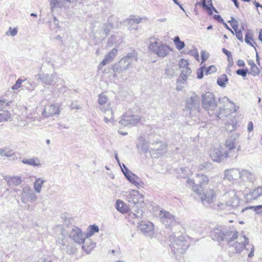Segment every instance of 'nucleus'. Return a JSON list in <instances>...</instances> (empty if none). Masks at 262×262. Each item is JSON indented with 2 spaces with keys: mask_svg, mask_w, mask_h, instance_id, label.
Wrapping results in <instances>:
<instances>
[{
  "mask_svg": "<svg viewBox=\"0 0 262 262\" xmlns=\"http://www.w3.org/2000/svg\"><path fill=\"white\" fill-rule=\"evenodd\" d=\"M239 142V135L233 134L229 136L226 140L225 146L226 150L230 154L233 155V158L235 159L237 157V151L239 150V146L237 149L236 147Z\"/></svg>",
  "mask_w": 262,
  "mask_h": 262,
  "instance_id": "nucleus-7",
  "label": "nucleus"
},
{
  "mask_svg": "<svg viewBox=\"0 0 262 262\" xmlns=\"http://www.w3.org/2000/svg\"><path fill=\"white\" fill-rule=\"evenodd\" d=\"M19 197L21 203L27 205V209L29 210L31 205L36 201L37 195L34 191L29 186H25L22 188Z\"/></svg>",
  "mask_w": 262,
  "mask_h": 262,
  "instance_id": "nucleus-4",
  "label": "nucleus"
},
{
  "mask_svg": "<svg viewBox=\"0 0 262 262\" xmlns=\"http://www.w3.org/2000/svg\"><path fill=\"white\" fill-rule=\"evenodd\" d=\"M161 221L166 227H169L175 224L174 216L169 212L161 210L159 214Z\"/></svg>",
  "mask_w": 262,
  "mask_h": 262,
  "instance_id": "nucleus-17",
  "label": "nucleus"
},
{
  "mask_svg": "<svg viewBox=\"0 0 262 262\" xmlns=\"http://www.w3.org/2000/svg\"><path fill=\"white\" fill-rule=\"evenodd\" d=\"M9 33H10V35H11L12 36H14L17 33V29L16 28L12 29L11 27H10L9 28V32H6V35L7 36H9Z\"/></svg>",
  "mask_w": 262,
  "mask_h": 262,
  "instance_id": "nucleus-56",
  "label": "nucleus"
},
{
  "mask_svg": "<svg viewBox=\"0 0 262 262\" xmlns=\"http://www.w3.org/2000/svg\"><path fill=\"white\" fill-rule=\"evenodd\" d=\"M241 172L240 179L242 181L253 183L255 180V175L252 171L243 168L241 169Z\"/></svg>",
  "mask_w": 262,
  "mask_h": 262,
  "instance_id": "nucleus-23",
  "label": "nucleus"
},
{
  "mask_svg": "<svg viewBox=\"0 0 262 262\" xmlns=\"http://www.w3.org/2000/svg\"><path fill=\"white\" fill-rule=\"evenodd\" d=\"M249 209L253 210L255 212L256 214H260L261 213H262V205H259L257 206H251L242 208L241 210V212L243 213Z\"/></svg>",
  "mask_w": 262,
  "mask_h": 262,
  "instance_id": "nucleus-34",
  "label": "nucleus"
},
{
  "mask_svg": "<svg viewBox=\"0 0 262 262\" xmlns=\"http://www.w3.org/2000/svg\"><path fill=\"white\" fill-rule=\"evenodd\" d=\"M117 53V50L116 49H112L108 54H107L105 58H107V60L109 62H111L113 59L116 56Z\"/></svg>",
  "mask_w": 262,
  "mask_h": 262,
  "instance_id": "nucleus-43",
  "label": "nucleus"
},
{
  "mask_svg": "<svg viewBox=\"0 0 262 262\" xmlns=\"http://www.w3.org/2000/svg\"><path fill=\"white\" fill-rule=\"evenodd\" d=\"M11 152L12 151L7 148L0 149L1 156L10 157L12 155Z\"/></svg>",
  "mask_w": 262,
  "mask_h": 262,
  "instance_id": "nucleus-46",
  "label": "nucleus"
},
{
  "mask_svg": "<svg viewBox=\"0 0 262 262\" xmlns=\"http://www.w3.org/2000/svg\"><path fill=\"white\" fill-rule=\"evenodd\" d=\"M213 18L215 20L217 21L220 23H223L224 22V19L222 18V17L220 15H214L213 16Z\"/></svg>",
  "mask_w": 262,
  "mask_h": 262,
  "instance_id": "nucleus-64",
  "label": "nucleus"
},
{
  "mask_svg": "<svg viewBox=\"0 0 262 262\" xmlns=\"http://www.w3.org/2000/svg\"><path fill=\"white\" fill-rule=\"evenodd\" d=\"M241 170L237 168H231L226 169L224 171V179L228 180L229 182L237 180L241 178Z\"/></svg>",
  "mask_w": 262,
  "mask_h": 262,
  "instance_id": "nucleus-16",
  "label": "nucleus"
},
{
  "mask_svg": "<svg viewBox=\"0 0 262 262\" xmlns=\"http://www.w3.org/2000/svg\"><path fill=\"white\" fill-rule=\"evenodd\" d=\"M126 201L128 202L132 207L136 204L143 202V196L137 190H132L126 195Z\"/></svg>",
  "mask_w": 262,
  "mask_h": 262,
  "instance_id": "nucleus-18",
  "label": "nucleus"
},
{
  "mask_svg": "<svg viewBox=\"0 0 262 262\" xmlns=\"http://www.w3.org/2000/svg\"><path fill=\"white\" fill-rule=\"evenodd\" d=\"M71 3V0H51V10L52 11L56 8L67 10L70 8Z\"/></svg>",
  "mask_w": 262,
  "mask_h": 262,
  "instance_id": "nucleus-19",
  "label": "nucleus"
},
{
  "mask_svg": "<svg viewBox=\"0 0 262 262\" xmlns=\"http://www.w3.org/2000/svg\"><path fill=\"white\" fill-rule=\"evenodd\" d=\"M228 81V78L226 75L223 74L217 79V84L222 88L226 86V83Z\"/></svg>",
  "mask_w": 262,
  "mask_h": 262,
  "instance_id": "nucleus-37",
  "label": "nucleus"
},
{
  "mask_svg": "<svg viewBox=\"0 0 262 262\" xmlns=\"http://www.w3.org/2000/svg\"><path fill=\"white\" fill-rule=\"evenodd\" d=\"M116 208L117 210L123 213H126L128 210V207L125 204V203L119 200L116 201Z\"/></svg>",
  "mask_w": 262,
  "mask_h": 262,
  "instance_id": "nucleus-33",
  "label": "nucleus"
},
{
  "mask_svg": "<svg viewBox=\"0 0 262 262\" xmlns=\"http://www.w3.org/2000/svg\"><path fill=\"white\" fill-rule=\"evenodd\" d=\"M260 73V70L258 67L255 65L253 67H251L250 71L249 72V74L252 75L254 76L258 75Z\"/></svg>",
  "mask_w": 262,
  "mask_h": 262,
  "instance_id": "nucleus-45",
  "label": "nucleus"
},
{
  "mask_svg": "<svg viewBox=\"0 0 262 262\" xmlns=\"http://www.w3.org/2000/svg\"><path fill=\"white\" fill-rule=\"evenodd\" d=\"M228 23L230 24L231 26L233 29L234 31H236V30L238 29V23L237 20L233 17H231V20H228Z\"/></svg>",
  "mask_w": 262,
  "mask_h": 262,
  "instance_id": "nucleus-44",
  "label": "nucleus"
},
{
  "mask_svg": "<svg viewBox=\"0 0 262 262\" xmlns=\"http://www.w3.org/2000/svg\"><path fill=\"white\" fill-rule=\"evenodd\" d=\"M239 241L240 242H236L233 246L235 253H240L244 250V254H247L248 248H247L246 246L249 244L248 238L245 235H244L242 237H239Z\"/></svg>",
  "mask_w": 262,
  "mask_h": 262,
  "instance_id": "nucleus-14",
  "label": "nucleus"
},
{
  "mask_svg": "<svg viewBox=\"0 0 262 262\" xmlns=\"http://www.w3.org/2000/svg\"><path fill=\"white\" fill-rule=\"evenodd\" d=\"M235 32V35L236 38L241 41L243 42V33L241 30H236Z\"/></svg>",
  "mask_w": 262,
  "mask_h": 262,
  "instance_id": "nucleus-58",
  "label": "nucleus"
},
{
  "mask_svg": "<svg viewBox=\"0 0 262 262\" xmlns=\"http://www.w3.org/2000/svg\"><path fill=\"white\" fill-rule=\"evenodd\" d=\"M211 3H212L211 0H202L201 5L203 9L209 10V6L207 3L209 5Z\"/></svg>",
  "mask_w": 262,
  "mask_h": 262,
  "instance_id": "nucleus-57",
  "label": "nucleus"
},
{
  "mask_svg": "<svg viewBox=\"0 0 262 262\" xmlns=\"http://www.w3.org/2000/svg\"><path fill=\"white\" fill-rule=\"evenodd\" d=\"M236 73L238 75L245 77L247 76L248 73H249V71L247 69H239L236 71Z\"/></svg>",
  "mask_w": 262,
  "mask_h": 262,
  "instance_id": "nucleus-48",
  "label": "nucleus"
},
{
  "mask_svg": "<svg viewBox=\"0 0 262 262\" xmlns=\"http://www.w3.org/2000/svg\"><path fill=\"white\" fill-rule=\"evenodd\" d=\"M175 46L176 48L180 50L183 49L185 47V43L184 41H181L180 39V37L178 36H177L174 37L173 39Z\"/></svg>",
  "mask_w": 262,
  "mask_h": 262,
  "instance_id": "nucleus-41",
  "label": "nucleus"
},
{
  "mask_svg": "<svg viewBox=\"0 0 262 262\" xmlns=\"http://www.w3.org/2000/svg\"><path fill=\"white\" fill-rule=\"evenodd\" d=\"M205 70V74L206 75L211 74L216 71V68L214 66H210L208 68H206Z\"/></svg>",
  "mask_w": 262,
  "mask_h": 262,
  "instance_id": "nucleus-53",
  "label": "nucleus"
},
{
  "mask_svg": "<svg viewBox=\"0 0 262 262\" xmlns=\"http://www.w3.org/2000/svg\"><path fill=\"white\" fill-rule=\"evenodd\" d=\"M142 20L140 17L136 18L135 16H130L129 18L127 19L126 21L128 23V29L130 31L136 30L138 29V24Z\"/></svg>",
  "mask_w": 262,
  "mask_h": 262,
  "instance_id": "nucleus-27",
  "label": "nucleus"
},
{
  "mask_svg": "<svg viewBox=\"0 0 262 262\" xmlns=\"http://www.w3.org/2000/svg\"><path fill=\"white\" fill-rule=\"evenodd\" d=\"M22 86L25 88V89H27L28 91H32L34 89L35 87V83H32L30 82H27L25 83Z\"/></svg>",
  "mask_w": 262,
  "mask_h": 262,
  "instance_id": "nucleus-47",
  "label": "nucleus"
},
{
  "mask_svg": "<svg viewBox=\"0 0 262 262\" xmlns=\"http://www.w3.org/2000/svg\"><path fill=\"white\" fill-rule=\"evenodd\" d=\"M169 240L170 242L169 246L175 255V258L177 259L178 257L186 252L190 246L189 241L186 239L185 236L182 235L178 236L170 235Z\"/></svg>",
  "mask_w": 262,
  "mask_h": 262,
  "instance_id": "nucleus-2",
  "label": "nucleus"
},
{
  "mask_svg": "<svg viewBox=\"0 0 262 262\" xmlns=\"http://www.w3.org/2000/svg\"><path fill=\"white\" fill-rule=\"evenodd\" d=\"M198 184H195L194 180L188 179L187 182L190 184L192 190L198 194L201 195L203 191V186L207 184L208 182V177L204 174H198L196 176Z\"/></svg>",
  "mask_w": 262,
  "mask_h": 262,
  "instance_id": "nucleus-9",
  "label": "nucleus"
},
{
  "mask_svg": "<svg viewBox=\"0 0 262 262\" xmlns=\"http://www.w3.org/2000/svg\"><path fill=\"white\" fill-rule=\"evenodd\" d=\"M122 165L123 166L124 169L121 166L120 167L121 168L122 171L124 176L125 173H127H127H131L132 175L133 174V173L130 172V171L127 168V167L124 164H122Z\"/></svg>",
  "mask_w": 262,
  "mask_h": 262,
  "instance_id": "nucleus-61",
  "label": "nucleus"
},
{
  "mask_svg": "<svg viewBox=\"0 0 262 262\" xmlns=\"http://www.w3.org/2000/svg\"><path fill=\"white\" fill-rule=\"evenodd\" d=\"M211 167V163L210 162H205L201 164L199 166V169L203 170L205 169H209Z\"/></svg>",
  "mask_w": 262,
  "mask_h": 262,
  "instance_id": "nucleus-55",
  "label": "nucleus"
},
{
  "mask_svg": "<svg viewBox=\"0 0 262 262\" xmlns=\"http://www.w3.org/2000/svg\"><path fill=\"white\" fill-rule=\"evenodd\" d=\"M9 103V101H7L4 97H2L0 98V109H3L5 106H7Z\"/></svg>",
  "mask_w": 262,
  "mask_h": 262,
  "instance_id": "nucleus-54",
  "label": "nucleus"
},
{
  "mask_svg": "<svg viewBox=\"0 0 262 262\" xmlns=\"http://www.w3.org/2000/svg\"><path fill=\"white\" fill-rule=\"evenodd\" d=\"M60 113V109L58 106L52 104L45 106L42 115L44 117L47 118L50 116H53Z\"/></svg>",
  "mask_w": 262,
  "mask_h": 262,
  "instance_id": "nucleus-22",
  "label": "nucleus"
},
{
  "mask_svg": "<svg viewBox=\"0 0 262 262\" xmlns=\"http://www.w3.org/2000/svg\"><path fill=\"white\" fill-rule=\"evenodd\" d=\"M107 97L103 95V94H101L99 95L98 96V103L100 104V106L99 108L105 113H106V112L108 113H110L112 116L113 115V112L112 109L110 108V106L108 105H107V108H106L103 106V105L105 104L107 101ZM113 116L111 117V118H112Z\"/></svg>",
  "mask_w": 262,
  "mask_h": 262,
  "instance_id": "nucleus-25",
  "label": "nucleus"
},
{
  "mask_svg": "<svg viewBox=\"0 0 262 262\" xmlns=\"http://www.w3.org/2000/svg\"><path fill=\"white\" fill-rule=\"evenodd\" d=\"M188 61L184 59H181L179 62V66L181 69L188 68Z\"/></svg>",
  "mask_w": 262,
  "mask_h": 262,
  "instance_id": "nucleus-52",
  "label": "nucleus"
},
{
  "mask_svg": "<svg viewBox=\"0 0 262 262\" xmlns=\"http://www.w3.org/2000/svg\"><path fill=\"white\" fill-rule=\"evenodd\" d=\"M191 72V70L189 67L181 69V73L179 78L177 80V82H181V81H186L187 76H189Z\"/></svg>",
  "mask_w": 262,
  "mask_h": 262,
  "instance_id": "nucleus-32",
  "label": "nucleus"
},
{
  "mask_svg": "<svg viewBox=\"0 0 262 262\" xmlns=\"http://www.w3.org/2000/svg\"><path fill=\"white\" fill-rule=\"evenodd\" d=\"M251 40H253V34L250 30H248L245 35V41L248 45H249L251 47H254Z\"/></svg>",
  "mask_w": 262,
  "mask_h": 262,
  "instance_id": "nucleus-42",
  "label": "nucleus"
},
{
  "mask_svg": "<svg viewBox=\"0 0 262 262\" xmlns=\"http://www.w3.org/2000/svg\"><path fill=\"white\" fill-rule=\"evenodd\" d=\"M166 148V145L162 141H157L151 144L149 152L153 155L154 151H157L158 154L161 155L163 151Z\"/></svg>",
  "mask_w": 262,
  "mask_h": 262,
  "instance_id": "nucleus-26",
  "label": "nucleus"
},
{
  "mask_svg": "<svg viewBox=\"0 0 262 262\" xmlns=\"http://www.w3.org/2000/svg\"><path fill=\"white\" fill-rule=\"evenodd\" d=\"M200 107V98L195 93L187 99L186 101V110L189 112V114H193L196 115L199 113Z\"/></svg>",
  "mask_w": 262,
  "mask_h": 262,
  "instance_id": "nucleus-8",
  "label": "nucleus"
},
{
  "mask_svg": "<svg viewBox=\"0 0 262 262\" xmlns=\"http://www.w3.org/2000/svg\"><path fill=\"white\" fill-rule=\"evenodd\" d=\"M220 110L217 111L216 113H214L215 116H216L219 119H221L223 116H226L228 113H226V111L225 107H224L223 105H220L219 106Z\"/></svg>",
  "mask_w": 262,
  "mask_h": 262,
  "instance_id": "nucleus-35",
  "label": "nucleus"
},
{
  "mask_svg": "<svg viewBox=\"0 0 262 262\" xmlns=\"http://www.w3.org/2000/svg\"><path fill=\"white\" fill-rule=\"evenodd\" d=\"M138 61V54L135 51L129 53L121 59L119 61L112 66L114 77H117V73H122L129 68H132Z\"/></svg>",
  "mask_w": 262,
  "mask_h": 262,
  "instance_id": "nucleus-3",
  "label": "nucleus"
},
{
  "mask_svg": "<svg viewBox=\"0 0 262 262\" xmlns=\"http://www.w3.org/2000/svg\"><path fill=\"white\" fill-rule=\"evenodd\" d=\"M137 148L141 149L144 153L149 152V143L145 140L143 137L138 138V143L137 144Z\"/></svg>",
  "mask_w": 262,
  "mask_h": 262,
  "instance_id": "nucleus-29",
  "label": "nucleus"
},
{
  "mask_svg": "<svg viewBox=\"0 0 262 262\" xmlns=\"http://www.w3.org/2000/svg\"><path fill=\"white\" fill-rule=\"evenodd\" d=\"M209 6H210V8L209 7V10L206 9L208 11V13L209 15H211L213 14L212 11H213L214 12H215L216 13H218V11L213 6L212 3H211V4H209Z\"/></svg>",
  "mask_w": 262,
  "mask_h": 262,
  "instance_id": "nucleus-59",
  "label": "nucleus"
},
{
  "mask_svg": "<svg viewBox=\"0 0 262 262\" xmlns=\"http://www.w3.org/2000/svg\"><path fill=\"white\" fill-rule=\"evenodd\" d=\"M89 228L90 230L85 235L87 238L91 236L95 233L98 232L99 230L98 226L95 225H90Z\"/></svg>",
  "mask_w": 262,
  "mask_h": 262,
  "instance_id": "nucleus-39",
  "label": "nucleus"
},
{
  "mask_svg": "<svg viewBox=\"0 0 262 262\" xmlns=\"http://www.w3.org/2000/svg\"><path fill=\"white\" fill-rule=\"evenodd\" d=\"M37 76L42 83L48 85H54V83L58 82L59 80L64 82L63 80L57 77L56 73L52 74L46 73L38 74Z\"/></svg>",
  "mask_w": 262,
  "mask_h": 262,
  "instance_id": "nucleus-13",
  "label": "nucleus"
},
{
  "mask_svg": "<svg viewBox=\"0 0 262 262\" xmlns=\"http://www.w3.org/2000/svg\"><path fill=\"white\" fill-rule=\"evenodd\" d=\"M68 233L69 232L67 231L66 229L62 228L61 230L60 234L57 240V242L62 246H66V243L68 242Z\"/></svg>",
  "mask_w": 262,
  "mask_h": 262,
  "instance_id": "nucleus-31",
  "label": "nucleus"
},
{
  "mask_svg": "<svg viewBox=\"0 0 262 262\" xmlns=\"http://www.w3.org/2000/svg\"><path fill=\"white\" fill-rule=\"evenodd\" d=\"M4 180L7 181L8 185L10 187L19 185L23 181L21 178L19 176L6 177L4 178Z\"/></svg>",
  "mask_w": 262,
  "mask_h": 262,
  "instance_id": "nucleus-30",
  "label": "nucleus"
},
{
  "mask_svg": "<svg viewBox=\"0 0 262 262\" xmlns=\"http://www.w3.org/2000/svg\"><path fill=\"white\" fill-rule=\"evenodd\" d=\"M138 228L146 236L151 237L154 235V225L150 222L140 224Z\"/></svg>",
  "mask_w": 262,
  "mask_h": 262,
  "instance_id": "nucleus-21",
  "label": "nucleus"
},
{
  "mask_svg": "<svg viewBox=\"0 0 262 262\" xmlns=\"http://www.w3.org/2000/svg\"><path fill=\"white\" fill-rule=\"evenodd\" d=\"M36 160L37 161L38 163L36 162V160L34 159H23L22 160L21 162L24 163L26 164L29 165L34 166H37L39 165H40V164L39 162V160L38 159H36Z\"/></svg>",
  "mask_w": 262,
  "mask_h": 262,
  "instance_id": "nucleus-40",
  "label": "nucleus"
},
{
  "mask_svg": "<svg viewBox=\"0 0 262 262\" xmlns=\"http://www.w3.org/2000/svg\"><path fill=\"white\" fill-rule=\"evenodd\" d=\"M206 68L205 66H203L199 68L197 71V77L198 79H202L204 76V72H205Z\"/></svg>",
  "mask_w": 262,
  "mask_h": 262,
  "instance_id": "nucleus-50",
  "label": "nucleus"
},
{
  "mask_svg": "<svg viewBox=\"0 0 262 262\" xmlns=\"http://www.w3.org/2000/svg\"><path fill=\"white\" fill-rule=\"evenodd\" d=\"M132 175L134 177L133 184H134L135 186H136L138 187L141 186V183H142V182L140 178L134 173Z\"/></svg>",
  "mask_w": 262,
  "mask_h": 262,
  "instance_id": "nucleus-49",
  "label": "nucleus"
},
{
  "mask_svg": "<svg viewBox=\"0 0 262 262\" xmlns=\"http://www.w3.org/2000/svg\"><path fill=\"white\" fill-rule=\"evenodd\" d=\"M203 194L200 195V198L202 202L204 204H209L212 203L214 201L215 194L213 189H209L206 191L205 192L203 191Z\"/></svg>",
  "mask_w": 262,
  "mask_h": 262,
  "instance_id": "nucleus-24",
  "label": "nucleus"
},
{
  "mask_svg": "<svg viewBox=\"0 0 262 262\" xmlns=\"http://www.w3.org/2000/svg\"><path fill=\"white\" fill-rule=\"evenodd\" d=\"M25 80H23L19 78L17 80L15 83L12 86V89L14 90H16L20 88L21 86V83L23 81Z\"/></svg>",
  "mask_w": 262,
  "mask_h": 262,
  "instance_id": "nucleus-51",
  "label": "nucleus"
},
{
  "mask_svg": "<svg viewBox=\"0 0 262 262\" xmlns=\"http://www.w3.org/2000/svg\"><path fill=\"white\" fill-rule=\"evenodd\" d=\"M11 117V114L8 111L0 110V122L7 121Z\"/></svg>",
  "mask_w": 262,
  "mask_h": 262,
  "instance_id": "nucleus-36",
  "label": "nucleus"
},
{
  "mask_svg": "<svg viewBox=\"0 0 262 262\" xmlns=\"http://www.w3.org/2000/svg\"><path fill=\"white\" fill-rule=\"evenodd\" d=\"M201 58H202V62L205 61L206 60H207L209 58V54L207 53L206 54L204 51H202L201 54Z\"/></svg>",
  "mask_w": 262,
  "mask_h": 262,
  "instance_id": "nucleus-62",
  "label": "nucleus"
},
{
  "mask_svg": "<svg viewBox=\"0 0 262 262\" xmlns=\"http://www.w3.org/2000/svg\"><path fill=\"white\" fill-rule=\"evenodd\" d=\"M212 239L219 242H226L229 244L238 237V232L233 228L219 226L215 228L211 232Z\"/></svg>",
  "mask_w": 262,
  "mask_h": 262,
  "instance_id": "nucleus-1",
  "label": "nucleus"
},
{
  "mask_svg": "<svg viewBox=\"0 0 262 262\" xmlns=\"http://www.w3.org/2000/svg\"><path fill=\"white\" fill-rule=\"evenodd\" d=\"M202 103L203 108L208 111V114L211 116L214 114V111L217 107V102L212 93L208 92L202 96Z\"/></svg>",
  "mask_w": 262,
  "mask_h": 262,
  "instance_id": "nucleus-5",
  "label": "nucleus"
},
{
  "mask_svg": "<svg viewBox=\"0 0 262 262\" xmlns=\"http://www.w3.org/2000/svg\"><path fill=\"white\" fill-rule=\"evenodd\" d=\"M110 63L108 60H107V58H104L103 60L101 62V63L98 66V69H100L102 67L105 66L107 63Z\"/></svg>",
  "mask_w": 262,
  "mask_h": 262,
  "instance_id": "nucleus-63",
  "label": "nucleus"
},
{
  "mask_svg": "<svg viewBox=\"0 0 262 262\" xmlns=\"http://www.w3.org/2000/svg\"><path fill=\"white\" fill-rule=\"evenodd\" d=\"M152 39L153 38H150V41L151 42L148 47L149 50L158 57H164L166 56L169 53V47L157 40L152 41Z\"/></svg>",
  "mask_w": 262,
  "mask_h": 262,
  "instance_id": "nucleus-6",
  "label": "nucleus"
},
{
  "mask_svg": "<svg viewBox=\"0 0 262 262\" xmlns=\"http://www.w3.org/2000/svg\"><path fill=\"white\" fill-rule=\"evenodd\" d=\"M165 74L168 77H172L174 75L173 70L170 69H167L165 70Z\"/></svg>",
  "mask_w": 262,
  "mask_h": 262,
  "instance_id": "nucleus-60",
  "label": "nucleus"
},
{
  "mask_svg": "<svg viewBox=\"0 0 262 262\" xmlns=\"http://www.w3.org/2000/svg\"><path fill=\"white\" fill-rule=\"evenodd\" d=\"M69 237L78 244L83 243L85 240L84 235L82 233L81 230L74 226L70 232Z\"/></svg>",
  "mask_w": 262,
  "mask_h": 262,
  "instance_id": "nucleus-15",
  "label": "nucleus"
},
{
  "mask_svg": "<svg viewBox=\"0 0 262 262\" xmlns=\"http://www.w3.org/2000/svg\"><path fill=\"white\" fill-rule=\"evenodd\" d=\"M210 157L213 161L219 163L224 161L225 159L228 158L231 160L234 159L232 155H230L227 151V150H224L222 148L214 149L210 155Z\"/></svg>",
  "mask_w": 262,
  "mask_h": 262,
  "instance_id": "nucleus-10",
  "label": "nucleus"
},
{
  "mask_svg": "<svg viewBox=\"0 0 262 262\" xmlns=\"http://www.w3.org/2000/svg\"><path fill=\"white\" fill-rule=\"evenodd\" d=\"M223 197L226 199V206L232 207L233 209H237L239 207V199L233 191L226 193Z\"/></svg>",
  "mask_w": 262,
  "mask_h": 262,
  "instance_id": "nucleus-11",
  "label": "nucleus"
},
{
  "mask_svg": "<svg viewBox=\"0 0 262 262\" xmlns=\"http://www.w3.org/2000/svg\"><path fill=\"white\" fill-rule=\"evenodd\" d=\"M220 105H223L225 107L226 113L229 114L235 112L236 111V106L234 103L231 102L229 99L226 97H223L219 99Z\"/></svg>",
  "mask_w": 262,
  "mask_h": 262,
  "instance_id": "nucleus-20",
  "label": "nucleus"
},
{
  "mask_svg": "<svg viewBox=\"0 0 262 262\" xmlns=\"http://www.w3.org/2000/svg\"><path fill=\"white\" fill-rule=\"evenodd\" d=\"M262 195V186H258L246 195L247 200H254Z\"/></svg>",
  "mask_w": 262,
  "mask_h": 262,
  "instance_id": "nucleus-28",
  "label": "nucleus"
},
{
  "mask_svg": "<svg viewBox=\"0 0 262 262\" xmlns=\"http://www.w3.org/2000/svg\"><path fill=\"white\" fill-rule=\"evenodd\" d=\"M140 119L138 115L125 114L122 116L119 123L124 126H132L136 125Z\"/></svg>",
  "mask_w": 262,
  "mask_h": 262,
  "instance_id": "nucleus-12",
  "label": "nucleus"
},
{
  "mask_svg": "<svg viewBox=\"0 0 262 262\" xmlns=\"http://www.w3.org/2000/svg\"><path fill=\"white\" fill-rule=\"evenodd\" d=\"M45 181L41 178L37 179L34 183V188L35 191L37 193H40L41 191V187L44 183Z\"/></svg>",
  "mask_w": 262,
  "mask_h": 262,
  "instance_id": "nucleus-38",
  "label": "nucleus"
}]
</instances>
